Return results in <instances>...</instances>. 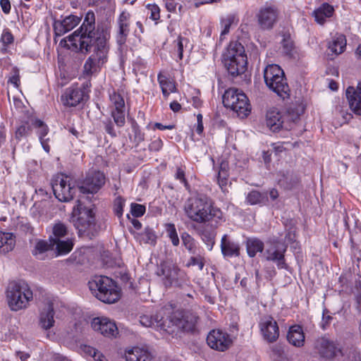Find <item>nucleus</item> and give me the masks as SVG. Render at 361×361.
<instances>
[{"instance_id": "1", "label": "nucleus", "mask_w": 361, "mask_h": 361, "mask_svg": "<svg viewBox=\"0 0 361 361\" xmlns=\"http://www.w3.org/2000/svg\"><path fill=\"white\" fill-rule=\"evenodd\" d=\"M108 29L95 25V15L88 11L81 26L72 35L61 41V44L69 49H79L83 54H90L84 64V72L90 75L100 71L107 62L109 52Z\"/></svg>"}, {"instance_id": "2", "label": "nucleus", "mask_w": 361, "mask_h": 361, "mask_svg": "<svg viewBox=\"0 0 361 361\" xmlns=\"http://www.w3.org/2000/svg\"><path fill=\"white\" fill-rule=\"evenodd\" d=\"M184 212L191 221L203 224L214 217L220 219L221 212L213 207L212 201L206 195H197L187 200L184 205Z\"/></svg>"}, {"instance_id": "3", "label": "nucleus", "mask_w": 361, "mask_h": 361, "mask_svg": "<svg viewBox=\"0 0 361 361\" xmlns=\"http://www.w3.org/2000/svg\"><path fill=\"white\" fill-rule=\"evenodd\" d=\"M88 286L92 293L105 303H114L121 297V290L110 278L97 276L89 281Z\"/></svg>"}, {"instance_id": "4", "label": "nucleus", "mask_w": 361, "mask_h": 361, "mask_svg": "<svg viewBox=\"0 0 361 361\" xmlns=\"http://www.w3.org/2000/svg\"><path fill=\"white\" fill-rule=\"evenodd\" d=\"M224 63L233 76L244 73L247 63L244 47L238 42H231L224 54Z\"/></svg>"}, {"instance_id": "5", "label": "nucleus", "mask_w": 361, "mask_h": 361, "mask_svg": "<svg viewBox=\"0 0 361 361\" xmlns=\"http://www.w3.org/2000/svg\"><path fill=\"white\" fill-rule=\"evenodd\" d=\"M9 307L13 311H18L27 307L32 300L33 294L28 284L24 281L11 282L6 290Z\"/></svg>"}, {"instance_id": "6", "label": "nucleus", "mask_w": 361, "mask_h": 361, "mask_svg": "<svg viewBox=\"0 0 361 361\" xmlns=\"http://www.w3.org/2000/svg\"><path fill=\"white\" fill-rule=\"evenodd\" d=\"M266 85L283 99L289 97L290 88L282 68L276 64L268 65L264 71Z\"/></svg>"}, {"instance_id": "7", "label": "nucleus", "mask_w": 361, "mask_h": 361, "mask_svg": "<svg viewBox=\"0 0 361 361\" xmlns=\"http://www.w3.org/2000/svg\"><path fill=\"white\" fill-rule=\"evenodd\" d=\"M223 103L225 107L236 112L241 118L247 116L251 111L246 94L236 88H229L225 91L223 95Z\"/></svg>"}, {"instance_id": "8", "label": "nucleus", "mask_w": 361, "mask_h": 361, "mask_svg": "<svg viewBox=\"0 0 361 361\" xmlns=\"http://www.w3.org/2000/svg\"><path fill=\"white\" fill-rule=\"evenodd\" d=\"M157 273L158 276L162 277L163 283L166 288L180 287L188 281L185 271L171 262L161 263Z\"/></svg>"}, {"instance_id": "9", "label": "nucleus", "mask_w": 361, "mask_h": 361, "mask_svg": "<svg viewBox=\"0 0 361 361\" xmlns=\"http://www.w3.org/2000/svg\"><path fill=\"white\" fill-rule=\"evenodd\" d=\"M79 216L75 221V227L80 236H93L97 232L94 213L92 209L78 207Z\"/></svg>"}, {"instance_id": "10", "label": "nucleus", "mask_w": 361, "mask_h": 361, "mask_svg": "<svg viewBox=\"0 0 361 361\" xmlns=\"http://www.w3.org/2000/svg\"><path fill=\"white\" fill-rule=\"evenodd\" d=\"M71 181V178L63 174L57 175L53 178L52 190L56 198L60 202H68L73 199L76 189Z\"/></svg>"}, {"instance_id": "11", "label": "nucleus", "mask_w": 361, "mask_h": 361, "mask_svg": "<svg viewBox=\"0 0 361 361\" xmlns=\"http://www.w3.org/2000/svg\"><path fill=\"white\" fill-rule=\"evenodd\" d=\"M105 176L99 171H90L85 177L80 180L78 187L80 192L83 194H95L105 184Z\"/></svg>"}, {"instance_id": "12", "label": "nucleus", "mask_w": 361, "mask_h": 361, "mask_svg": "<svg viewBox=\"0 0 361 361\" xmlns=\"http://www.w3.org/2000/svg\"><path fill=\"white\" fill-rule=\"evenodd\" d=\"M290 119H292L293 122L295 123L299 119V116H296L295 118H290V115H282L277 109H272L267 113L266 124L272 132H277L281 128L290 130L292 128V126L287 122Z\"/></svg>"}, {"instance_id": "13", "label": "nucleus", "mask_w": 361, "mask_h": 361, "mask_svg": "<svg viewBox=\"0 0 361 361\" xmlns=\"http://www.w3.org/2000/svg\"><path fill=\"white\" fill-rule=\"evenodd\" d=\"M207 342L211 348L224 352L231 347L233 340L228 333L214 329L209 333Z\"/></svg>"}, {"instance_id": "14", "label": "nucleus", "mask_w": 361, "mask_h": 361, "mask_svg": "<svg viewBox=\"0 0 361 361\" xmlns=\"http://www.w3.org/2000/svg\"><path fill=\"white\" fill-rule=\"evenodd\" d=\"M256 17L260 28L269 30L274 27L278 20L279 11L273 6H264L259 8Z\"/></svg>"}, {"instance_id": "15", "label": "nucleus", "mask_w": 361, "mask_h": 361, "mask_svg": "<svg viewBox=\"0 0 361 361\" xmlns=\"http://www.w3.org/2000/svg\"><path fill=\"white\" fill-rule=\"evenodd\" d=\"M314 350L320 358L329 360L341 353L340 348L332 341L319 338L314 343Z\"/></svg>"}, {"instance_id": "16", "label": "nucleus", "mask_w": 361, "mask_h": 361, "mask_svg": "<svg viewBox=\"0 0 361 361\" xmlns=\"http://www.w3.org/2000/svg\"><path fill=\"white\" fill-rule=\"evenodd\" d=\"M263 338L269 343L276 341L279 336L277 322L271 316L263 317L259 324Z\"/></svg>"}, {"instance_id": "17", "label": "nucleus", "mask_w": 361, "mask_h": 361, "mask_svg": "<svg viewBox=\"0 0 361 361\" xmlns=\"http://www.w3.org/2000/svg\"><path fill=\"white\" fill-rule=\"evenodd\" d=\"M91 326L95 331L106 337H115L118 333L116 323L107 317L94 318Z\"/></svg>"}, {"instance_id": "18", "label": "nucleus", "mask_w": 361, "mask_h": 361, "mask_svg": "<svg viewBox=\"0 0 361 361\" xmlns=\"http://www.w3.org/2000/svg\"><path fill=\"white\" fill-rule=\"evenodd\" d=\"M130 13L126 11H123L120 13L117 19L116 39L119 47L125 44L127 41L128 36L130 33Z\"/></svg>"}, {"instance_id": "19", "label": "nucleus", "mask_w": 361, "mask_h": 361, "mask_svg": "<svg viewBox=\"0 0 361 361\" xmlns=\"http://www.w3.org/2000/svg\"><path fill=\"white\" fill-rule=\"evenodd\" d=\"M286 246L279 243H271L270 247H267L264 253V257L267 261H271L276 264L279 269H286L287 265L285 260V252Z\"/></svg>"}, {"instance_id": "20", "label": "nucleus", "mask_w": 361, "mask_h": 361, "mask_svg": "<svg viewBox=\"0 0 361 361\" xmlns=\"http://www.w3.org/2000/svg\"><path fill=\"white\" fill-rule=\"evenodd\" d=\"M110 100L112 104L111 116L118 127H122L126 123L125 119V102L121 94L114 92L110 94Z\"/></svg>"}, {"instance_id": "21", "label": "nucleus", "mask_w": 361, "mask_h": 361, "mask_svg": "<svg viewBox=\"0 0 361 361\" xmlns=\"http://www.w3.org/2000/svg\"><path fill=\"white\" fill-rule=\"evenodd\" d=\"M87 97L85 91L78 87H69L66 89L61 96V100L65 106H76L85 99Z\"/></svg>"}, {"instance_id": "22", "label": "nucleus", "mask_w": 361, "mask_h": 361, "mask_svg": "<svg viewBox=\"0 0 361 361\" xmlns=\"http://www.w3.org/2000/svg\"><path fill=\"white\" fill-rule=\"evenodd\" d=\"M346 97L350 109L357 115H361V82L357 88L348 87L346 90Z\"/></svg>"}, {"instance_id": "23", "label": "nucleus", "mask_w": 361, "mask_h": 361, "mask_svg": "<svg viewBox=\"0 0 361 361\" xmlns=\"http://www.w3.org/2000/svg\"><path fill=\"white\" fill-rule=\"evenodd\" d=\"M80 21V18L73 15L66 16L62 20H56L54 23V32L56 35L61 36L73 29Z\"/></svg>"}, {"instance_id": "24", "label": "nucleus", "mask_w": 361, "mask_h": 361, "mask_svg": "<svg viewBox=\"0 0 361 361\" xmlns=\"http://www.w3.org/2000/svg\"><path fill=\"white\" fill-rule=\"evenodd\" d=\"M127 361H153L154 357L145 347H134L126 351Z\"/></svg>"}, {"instance_id": "25", "label": "nucleus", "mask_w": 361, "mask_h": 361, "mask_svg": "<svg viewBox=\"0 0 361 361\" xmlns=\"http://www.w3.org/2000/svg\"><path fill=\"white\" fill-rule=\"evenodd\" d=\"M334 12L333 6L328 3H323L312 12V16L318 24L323 25L328 18L333 16Z\"/></svg>"}, {"instance_id": "26", "label": "nucleus", "mask_w": 361, "mask_h": 361, "mask_svg": "<svg viewBox=\"0 0 361 361\" xmlns=\"http://www.w3.org/2000/svg\"><path fill=\"white\" fill-rule=\"evenodd\" d=\"M287 339L291 345L295 347L303 346L305 343V334L302 326L299 325L290 326L287 334Z\"/></svg>"}, {"instance_id": "27", "label": "nucleus", "mask_w": 361, "mask_h": 361, "mask_svg": "<svg viewBox=\"0 0 361 361\" xmlns=\"http://www.w3.org/2000/svg\"><path fill=\"white\" fill-rule=\"evenodd\" d=\"M227 235H224L221 238V248L222 254L225 257H231L240 255V245L238 243L228 239Z\"/></svg>"}, {"instance_id": "28", "label": "nucleus", "mask_w": 361, "mask_h": 361, "mask_svg": "<svg viewBox=\"0 0 361 361\" xmlns=\"http://www.w3.org/2000/svg\"><path fill=\"white\" fill-rule=\"evenodd\" d=\"M54 311L51 303H48L40 314L39 324L44 329H49L54 324Z\"/></svg>"}, {"instance_id": "29", "label": "nucleus", "mask_w": 361, "mask_h": 361, "mask_svg": "<svg viewBox=\"0 0 361 361\" xmlns=\"http://www.w3.org/2000/svg\"><path fill=\"white\" fill-rule=\"evenodd\" d=\"M15 245V235L12 233L0 231V254H6L13 250Z\"/></svg>"}, {"instance_id": "30", "label": "nucleus", "mask_w": 361, "mask_h": 361, "mask_svg": "<svg viewBox=\"0 0 361 361\" xmlns=\"http://www.w3.org/2000/svg\"><path fill=\"white\" fill-rule=\"evenodd\" d=\"M197 319V316L192 314H186L178 321L176 325L183 331H190L195 329Z\"/></svg>"}, {"instance_id": "31", "label": "nucleus", "mask_w": 361, "mask_h": 361, "mask_svg": "<svg viewBox=\"0 0 361 361\" xmlns=\"http://www.w3.org/2000/svg\"><path fill=\"white\" fill-rule=\"evenodd\" d=\"M246 249L249 257H254L257 252L264 250V243L257 238H250L246 240Z\"/></svg>"}, {"instance_id": "32", "label": "nucleus", "mask_w": 361, "mask_h": 361, "mask_svg": "<svg viewBox=\"0 0 361 361\" xmlns=\"http://www.w3.org/2000/svg\"><path fill=\"white\" fill-rule=\"evenodd\" d=\"M158 82L161 87L163 95L165 97H168L170 93L176 92L175 83L171 80H169L166 76L161 74H159Z\"/></svg>"}, {"instance_id": "33", "label": "nucleus", "mask_w": 361, "mask_h": 361, "mask_svg": "<svg viewBox=\"0 0 361 361\" xmlns=\"http://www.w3.org/2000/svg\"><path fill=\"white\" fill-rule=\"evenodd\" d=\"M51 243L53 250L55 249L58 255H66L70 252L73 247V242L69 239H60L56 241H53Z\"/></svg>"}, {"instance_id": "34", "label": "nucleus", "mask_w": 361, "mask_h": 361, "mask_svg": "<svg viewBox=\"0 0 361 361\" xmlns=\"http://www.w3.org/2000/svg\"><path fill=\"white\" fill-rule=\"evenodd\" d=\"M174 48L178 53V57L180 60L183 59L184 51H190L192 49V45L188 39L179 36L174 41Z\"/></svg>"}, {"instance_id": "35", "label": "nucleus", "mask_w": 361, "mask_h": 361, "mask_svg": "<svg viewBox=\"0 0 361 361\" xmlns=\"http://www.w3.org/2000/svg\"><path fill=\"white\" fill-rule=\"evenodd\" d=\"M68 234L67 226L60 221L56 222L52 227V235H50V242L61 239Z\"/></svg>"}, {"instance_id": "36", "label": "nucleus", "mask_w": 361, "mask_h": 361, "mask_svg": "<svg viewBox=\"0 0 361 361\" xmlns=\"http://www.w3.org/2000/svg\"><path fill=\"white\" fill-rule=\"evenodd\" d=\"M162 317L157 314H144L140 317V323L145 327H154L158 326L159 323L161 322Z\"/></svg>"}, {"instance_id": "37", "label": "nucleus", "mask_w": 361, "mask_h": 361, "mask_svg": "<svg viewBox=\"0 0 361 361\" xmlns=\"http://www.w3.org/2000/svg\"><path fill=\"white\" fill-rule=\"evenodd\" d=\"M267 200L266 195L257 190H252L246 197V202L250 205L265 204Z\"/></svg>"}, {"instance_id": "38", "label": "nucleus", "mask_w": 361, "mask_h": 361, "mask_svg": "<svg viewBox=\"0 0 361 361\" xmlns=\"http://www.w3.org/2000/svg\"><path fill=\"white\" fill-rule=\"evenodd\" d=\"M346 46V39L344 35H340L336 37L329 45L331 51L336 54H340L344 51Z\"/></svg>"}, {"instance_id": "39", "label": "nucleus", "mask_w": 361, "mask_h": 361, "mask_svg": "<svg viewBox=\"0 0 361 361\" xmlns=\"http://www.w3.org/2000/svg\"><path fill=\"white\" fill-rule=\"evenodd\" d=\"M281 43L283 53L289 58L295 59L296 51L291 39L290 37H284Z\"/></svg>"}, {"instance_id": "40", "label": "nucleus", "mask_w": 361, "mask_h": 361, "mask_svg": "<svg viewBox=\"0 0 361 361\" xmlns=\"http://www.w3.org/2000/svg\"><path fill=\"white\" fill-rule=\"evenodd\" d=\"M183 244L185 247L192 254H195L197 246L194 238L188 233H183L181 235Z\"/></svg>"}, {"instance_id": "41", "label": "nucleus", "mask_w": 361, "mask_h": 361, "mask_svg": "<svg viewBox=\"0 0 361 361\" xmlns=\"http://www.w3.org/2000/svg\"><path fill=\"white\" fill-rule=\"evenodd\" d=\"M49 250H53L52 243L50 242V243H48L45 240H40L36 243L32 254L37 256Z\"/></svg>"}, {"instance_id": "42", "label": "nucleus", "mask_w": 361, "mask_h": 361, "mask_svg": "<svg viewBox=\"0 0 361 361\" xmlns=\"http://www.w3.org/2000/svg\"><path fill=\"white\" fill-rule=\"evenodd\" d=\"M298 183V179L293 178L292 175H283L281 178L279 179V183L286 189L290 190Z\"/></svg>"}, {"instance_id": "43", "label": "nucleus", "mask_w": 361, "mask_h": 361, "mask_svg": "<svg viewBox=\"0 0 361 361\" xmlns=\"http://www.w3.org/2000/svg\"><path fill=\"white\" fill-rule=\"evenodd\" d=\"M166 228L168 236L171 239L172 244L174 246H178L179 245V238L175 225L173 224H166Z\"/></svg>"}, {"instance_id": "44", "label": "nucleus", "mask_w": 361, "mask_h": 361, "mask_svg": "<svg viewBox=\"0 0 361 361\" xmlns=\"http://www.w3.org/2000/svg\"><path fill=\"white\" fill-rule=\"evenodd\" d=\"M147 11L149 17L152 20L155 21L156 23H157V21L160 18V8L159 7L155 4H147L146 6Z\"/></svg>"}, {"instance_id": "45", "label": "nucleus", "mask_w": 361, "mask_h": 361, "mask_svg": "<svg viewBox=\"0 0 361 361\" xmlns=\"http://www.w3.org/2000/svg\"><path fill=\"white\" fill-rule=\"evenodd\" d=\"M33 125L35 128H38L37 133L39 135V140L41 139V137L45 138V136L48 133L49 129L47 126L44 123V122L42 121L41 120L36 119L34 121Z\"/></svg>"}, {"instance_id": "46", "label": "nucleus", "mask_w": 361, "mask_h": 361, "mask_svg": "<svg viewBox=\"0 0 361 361\" xmlns=\"http://www.w3.org/2000/svg\"><path fill=\"white\" fill-rule=\"evenodd\" d=\"M125 204V200L121 197H118L114 201V212L118 216L121 217L123 213V206Z\"/></svg>"}, {"instance_id": "47", "label": "nucleus", "mask_w": 361, "mask_h": 361, "mask_svg": "<svg viewBox=\"0 0 361 361\" xmlns=\"http://www.w3.org/2000/svg\"><path fill=\"white\" fill-rule=\"evenodd\" d=\"M30 131V128L27 124H23L20 126L16 131V138L21 140L23 137H26Z\"/></svg>"}, {"instance_id": "48", "label": "nucleus", "mask_w": 361, "mask_h": 361, "mask_svg": "<svg viewBox=\"0 0 361 361\" xmlns=\"http://www.w3.org/2000/svg\"><path fill=\"white\" fill-rule=\"evenodd\" d=\"M228 173L224 171H219L217 181L219 187L223 191H225L228 184Z\"/></svg>"}, {"instance_id": "49", "label": "nucleus", "mask_w": 361, "mask_h": 361, "mask_svg": "<svg viewBox=\"0 0 361 361\" xmlns=\"http://www.w3.org/2000/svg\"><path fill=\"white\" fill-rule=\"evenodd\" d=\"M130 208L131 214L135 217L142 216L145 212V207L142 204L132 203Z\"/></svg>"}, {"instance_id": "50", "label": "nucleus", "mask_w": 361, "mask_h": 361, "mask_svg": "<svg viewBox=\"0 0 361 361\" xmlns=\"http://www.w3.org/2000/svg\"><path fill=\"white\" fill-rule=\"evenodd\" d=\"M133 131L134 133L133 140L137 145L140 144L145 140V134L137 126L134 125L133 126Z\"/></svg>"}, {"instance_id": "51", "label": "nucleus", "mask_w": 361, "mask_h": 361, "mask_svg": "<svg viewBox=\"0 0 361 361\" xmlns=\"http://www.w3.org/2000/svg\"><path fill=\"white\" fill-rule=\"evenodd\" d=\"M188 265L198 266L200 270H202L204 266V258L200 255L197 257H191Z\"/></svg>"}, {"instance_id": "52", "label": "nucleus", "mask_w": 361, "mask_h": 361, "mask_svg": "<svg viewBox=\"0 0 361 361\" xmlns=\"http://www.w3.org/2000/svg\"><path fill=\"white\" fill-rule=\"evenodd\" d=\"M1 41L4 45L10 44L13 42V36L9 30H5L1 35Z\"/></svg>"}, {"instance_id": "53", "label": "nucleus", "mask_w": 361, "mask_h": 361, "mask_svg": "<svg viewBox=\"0 0 361 361\" xmlns=\"http://www.w3.org/2000/svg\"><path fill=\"white\" fill-rule=\"evenodd\" d=\"M163 147L162 140L160 138H157L152 141L149 145V149L150 151H159Z\"/></svg>"}, {"instance_id": "54", "label": "nucleus", "mask_w": 361, "mask_h": 361, "mask_svg": "<svg viewBox=\"0 0 361 361\" xmlns=\"http://www.w3.org/2000/svg\"><path fill=\"white\" fill-rule=\"evenodd\" d=\"M175 177L177 180H179L182 183H183L185 188H188V183L185 178V172L182 169L177 168Z\"/></svg>"}, {"instance_id": "55", "label": "nucleus", "mask_w": 361, "mask_h": 361, "mask_svg": "<svg viewBox=\"0 0 361 361\" xmlns=\"http://www.w3.org/2000/svg\"><path fill=\"white\" fill-rule=\"evenodd\" d=\"M105 131L109 134L111 137H116V133L114 128V124L111 121L108 120L104 123Z\"/></svg>"}, {"instance_id": "56", "label": "nucleus", "mask_w": 361, "mask_h": 361, "mask_svg": "<svg viewBox=\"0 0 361 361\" xmlns=\"http://www.w3.org/2000/svg\"><path fill=\"white\" fill-rule=\"evenodd\" d=\"M202 240L207 243L208 245L210 246L209 250H212V245L214 243V235L210 233H202Z\"/></svg>"}, {"instance_id": "57", "label": "nucleus", "mask_w": 361, "mask_h": 361, "mask_svg": "<svg viewBox=\"0 0 361 361\" xmlns=\"http://www.w3.org/2000/svg\"><path fill=\"white\" fill-rule=\"evenodd\" d=\"M0 6L4 13L8 14L10 13L11 6L9 0H0Z\"/></svg>"}, {"instance_id": "58", "label": "nucleus", "mask_w": 361, "mask_h": 361, "mask_svg": "<svg viewBox=\"0 0 361 361\" xmlns=\"http://www.w3.org/2000/svg\"><path fill=\"white\" fill-rule=\"evenodd\" d=\"M165 7L169 12H174L176 8L177 4L175 0H164Z\"/></svg>"}, {"instance_id": "59", "label": "nucleus", "mask_w": 361, "mask_h": 361, "mask_svg": "<svg viewBox=\"0 0 361 361\" xmlns=\"http://www.w3.org/2000/svg\"><path fill=\"white\" fill-rule=\"evenodd\" d=\"M8 82L13 84L16 87L19 86L20 76L18 70H15V74L10 78Z\"/></svg>"}, {"instance_id": "60", "label": "nucleus", "mask_w": 361, "mask_h": 361, "mask_svg": "<svg viewBox=\"0 0 361 361\" xmlns=\"http://www.w3.org/2000/svg\"><path fill=\"white\" fill-rule=\"evenodd\" d=\"M39 140H40L41 145H42L44 150L46 152L49 153L50 151V146L49 145V138L41 137V139Z\"/></svg>"}, {"instance_id": "61", "label": "nucleus", "mask_w": 361, "mask_h": 361, "mask_svg": "<svg viewBox=\"0 0 361 361\" xmlns=\"http://www.w3.org/2000/svg\"><path fill=\"white\" fill-rule=\"evenodd\" d=\"M170 108L173 112H178L181 109V105L176 101H173L170 104Z\"/></svg>"}, {"instance_id": "62", "label": "nucleus", "mask_w": 361, "mask_h": 361, "mask_svg": "<svg viewBox=\"0 0 361 361\" xmlns=\"http://www.w3.org/2000/svg\"><path fill=\"white\" fill-rule=\"evenodd\" d=\"M93 358L94 361H108L106 357L99 351L96 353Z\"/></svg>"}, {"instance_id": "63", "label": "nucleus", "mask_w": 361, "mask_h": 361, "mask_svg": "<svg viewBox=\"0 0 361 361\" xmlns=\"http://www.w3.org/2000/svg\"><path fill=\"white\" fill-rule=\"evenodd\" d=\"M192 106L195 108H199L202 106V100L198 97H193L192 98Z\"/></svg>"}, {"instance_id": "64", "label": "nucleus", "mask_w": 361, "mask_h": 361, "mask_svg": "<svg viewBox=\"0 0 361 361\" xmlns=\"http://www.w3.org/2000/svg\"><path fill=\"white\" fill-rule=\"evenodd\" d=\"M85 351L93 357L98 350L90 346H85Z\"/></svg>"}]
</instances>
